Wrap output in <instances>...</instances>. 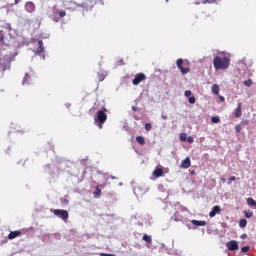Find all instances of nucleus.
I'll use <instances>...</instances> for the list:
<instances>
[{
	"mask_svg": "<svg viewBox=\"0 0 256 256\" xmlns=\"http://www.w3.org/2000/svg\"><path fill=\"white\" fill-rule=\"evenodd\" d=\"M247 205H250L251 207H256V200L253 199L252 197L247 198Z\"/></svg>",
	"mask_w": 256,
	"mask_h": 256,
	"instance_id": "obj_17",
	"label": "nucleus"
},
{
	"mask_svg": "<svg viewBox=\"0 0 256 256\" xmlns=\"http://www.w3.org/2000/svg\"><path fill=\"white\" fill-rule=\"evenodd\" d=\"M221 181H222V183H225L227 181V179L221 178Z\"/></svg>",
	"mask_w": 256,
	"mask_h": 256,
	"instance_id": "obj_41",
	"label": "nucleus"
},
{
	"mask_svg": "<svg viewBox=\"0 0 256 256\" xmlns=\"http://www.w3.org/2000/svg\"><path fill=\"white\" fill-rule=\"evenodd\" d=\"M244 85L246 87H251V85H253V80H251V79L245 80Z\"/></svg>",
	"mask_w": 256,
	"mask_h": 256,
	"instance_id": "obj_23",
	"label": "nucleus"
},
{
	"mask_svg": "<svg viewBox=\"0 0 256 256\" xmlns=\"http://www.w3.org/2000/svg\"><path fill=\"white\" fill-rule=\"evenodd\" d=\"M242 239H247V234H243Z\"/></svg>",
	"mask_w": 256,
	"mask_h": 256,
	"instance_id": "obj_40",
	"label": "nucleus"
},
{
	"mask_svg": "<svg viewBox=\"0 0 256 256\" xmlns=\"http://www.w3.org/2000/svg\"><path fill=\"white\" fill-rule=\"evenodd\" d=\"M219 99H220V101H222V103L225 101V97H223V96H219Z\"/></svg>",
	"mask_w": 256,
	"mask_h": 256,
	"instance_id": "obj_39",
	"label": "nucleus"
},
{
	"mask_svg": "<svg viewBox=\"0 0 256 256\" xmlns=\"http://www.w3.org/2000/svg\"><path fill=\"white\" fill-rule=\"evenodd\" d=\"M245 217L247 219H251V217H253V213L250 211V212H245Z\"/></svg>",
	"mask_w": 256,
	"mask_h": 256,
	"instance_id": "obj_29",
	"label": "nucleus"
},
{
	"mask_svg": "<svg viewBox=\"0 0 256 256\" xmlns=\"http://www.w3.org/2000/svg\"><path fill=\"white\" fill-rule=\"evenodd\" d=\"M184 95H185V97H191V95H193V93L190 90H186Z\"/></svg>",
	"mask_w": 256,
	"mask_h": 256,
	"instance_id": "obj_32",
	"label": "nucleus"
},
{
	"mask_svg": "<svg viewBox=\"0 0 256 256\" xmlns=\"http://www.w3.org/2000/svg\"><path fill=\"white\" fill-rule=\"evenodd\" d=\"M132 109H133V111H136V110H137L135 107H133Z\"/></svg>",
	"mask_w": 256,
	"mask_h": 256,
	"instance_id": "obj_45",
	"label": "nucleus"
},
{
	"mask_svg": "<svg viewBox=\"0 0 256 256\" xmlns=\"http://www.w3.org/2000/svg\"><path fill=\"white\" fill-rule=\"evenodd\" d=\"M192 225H195L196 227H205L207 225V222L202 220H191Z\"/></svg>",
	"mask_w": 256,
	"mask_h": 256,
	"instance_id": "obj_12",
	"label": "nucleus"
},
{
	"mask_svg": "<svg viewBox=\"0 0 256 256\" xmlns=\"http://www.w3.org/2000/svg\"><path fill=\"white\" fill-rule=\"evenodd\" d=\"M212 93H214V95H219V86L217 84H213L211 87Z\"/></svg>",
	"mask_w": 256,
	"mask_h": 256,
	"instance_id": "obj_16",
	"label": "nucleus"
},
{
	"mask_svg": "<svg viewBox=\"0 0 256 256\" xmlns=\"http://www.w3.org/2000/svg\"><path fill=\"white\" fill-rule=\"evenodd\" d=\"M100 256H115L114 254L100 253Z\"/></svg>",
	"mask_w": 256,
	"mask_h": 256,
	"instance_id": "obj_37",
	"label": "nucleus"
},
{
	"mask_svg": "<svg viewBox=\"0 0 256 256\" xmlns=\"http://www.w3.org/2000/svg\"><path fill=\"white\" fill-rule=\"evenodd\" d=\"M200 141H205V138L204 137L200 138Z\"/></svg>",
	"mask_w": 256,
	"mask_h": 256,
	"instance_id": "obj_44",
	"label": "nucleus"
},
{
	"mask_svg": "<svg viewBox=\"0 0 256 256\" xmlns=\"http://www.w3.org/2000/svg\"><path fill=\"white\" fill-rule=\"evenodd\" d=\"M19 3V0H15V5H17Z\"/></svg>",
	"mask_w": 256,
	"mask_h": 256,
	"instance_id": "obj_43",
	"label": "nucleus"
},
{
	"mask_svg": "<svg viewBox=\"0 0 256 256\" xmlns=\"http://www.w3.org/2000/svg\"><path fill=\"white\" fill-rule=\"evenodd\" d=\"M25 10L28 12V13H33V11H35V3L33 2H27L25 4Z\"/></svg>",
	"mask_w": 256,
	"mask_h": 256,
	"instance_id": "obj_10",
	"label": "nucleus"
},
{
	"mask_svg": "<svg viewBox=\"0 0 256 256\" xmlns=\"http://www.w3.org/2000/svg\"><path fill=\"white\" fill-rule=\"evenodd\" d=\"M17 237H21V231L16 230V231H11L8 234V239L13 240V239H17Z\"/></svg>",
	"mask_w": 256,
	"mask_h": 256,
	"instance_id": "obj_9",
	"label": "nucleus"
},
{
	"mask_svg": "<svg viewBox=\"0 0 256 256\" xmlns=\"http://www.w3.org/2000/svg\"><path fill=\"white\" fill-rule=\"evenodd\" d=\"M147 76L144 73L136 74L135 78L132 80V85H139L142 81H145Z\"/></svg>",
	"mask_w": 256,
	"mask_h": 256,
	"instance_id": "obj_5",
	"label": "nucleus"
},
{
	"mask_svg": "<svg viewBox=\"0 0 256 256\" xmlns=\"http://www.w3.org/2000/svg\"><path fill=\"white\" fill-rule=\"evenodd\" d=\"M221 213V206L216 205L212 208V210L209 213V217H215V215Z\"/></svg>",
	"mask_w": 256,
	"mask_h": 256,
	"instance_id": "obj_8",
	"label": "nucleus"
},
{
	"mask_svg": "<svg viewBox=\"0 0 256 256\" xmlns=\"http://www.w3.org/2000/svg\"><path fill=\"white\" fill-rule=\"evenodd\" d=\"M31 80V76H29V74H25L24 79H23V85H25V83H29V81Z\"/></svg>",
	"mask_w": 256,
	"mask_h": 256,
	"instance_id": "obj_22",
	"label": "nucleus"
},
{
	"mask_svg": "<svg viewBox=\"0 0 256 256\" xmlns=\"http://www.w3.org/2000/svg\"><path fill=\"white\" fill-rule=\"evenodd\" d=\"M176 65L181 71L182 75H187V73H190L191 71V68H189V63L184 62L181 58L177 60Z\"/></svg>",
	"mask_w": 256,
	"mask_h": 256,
	"instance_id": "obj_3",
	"label": "nucleus"
},
{
	"mask_svg": "<svg viewBox=\"0 0 256 256\" xmlns=\"http://www.w3.org/2000/svg\"><path fill=\"white\" fill-rule=\"evenodd\" d=\"M142 239H143V241L148 243V245H151V243H153V238H151V236H149L147 234H145Z\"/></svg>",
	"mask_w": 256,
	"mask_h": 256,
	"instance_id": "obj_15",
	"label": "nucleus"
},
{
	"mask_svg": "<svg viewBox=\"0 0 256 256\" xmlns=\"http://www.w3.org/2000/svg\"><path fill=\"white\" fill-rule=\"evenodd\" d=\"M249 251V246H244L241 248L242 253H247Z\"/></svg>",
	"mask_w": 256,
	"mask_h": 256,
	"instance_id": "obj_30",
	"label": "nucleus"
},
{
	"mask_svg": "<svg viewBox=\"0 0 256 256\" xmlns=\"http://www.w3.org/2000/svg\"><path fill=\"white\" fill-rule=\"evenodd\" d=\"M181 167L182 169H189V167H191V158L187 157L184 159L181 163Z\"/></svg>",
	"mask_w": 256,
	"mask_h": 256,
	"instance_id": "obj_11",
	"label": "nucleus"
},
{
	"mask_svg": "<svg viewBox=\"0 0 256 256\" xmlns=\"http://www.w3.org/2000/svg\"><path fill=\"white\" fill-rule=\"evenodd\" d=\"M212 123H221V119L217 116L211 118Z\"/></svg>",
	"mask_w": 256,
	"mask_h": 256,
	"instance_id": "obj_24",
	"label": "nucleus"
},
{
	"mask_svg": "<svg viewBox=\"0 0 256 256\" xmlns=\"http://www.w3.org/2000/svg\"><path fill=\"white\" fill-rule=\"evenodd\" d=\"M52 213L56 215V217H59V219H62V221L69 219V212H67V210L54 209Z\"/></svg>",
	"mask_w": 256,
	"mask_h": 256,
	"instance_id": "obj_4",
	"label": "nucleus"
},
{
	"mask_svg": "<svg viewBox=\"0 0 256 256\" xmlns=\"http://www.w3.org/2000/svg\"><path fill=\"white\" fill-rule=\"evenodd\" d=\"M213 65L216 71H225L229 69V66L231 65V59L227 56H216L213 60Z\"/></svg>",
	"mask_w": 256,
	"mask_h": 256,
	"instance_id": "obj_1",
	"label": "nucleus"
},
{
	"mask_svg": "<svg viewBox=\"0 0 256 256\" xmlns=\"http://www.w3.org/2000/svg\"><path fill=\"white\" fill-rule=\"evenodd\" d=\"M242 107H243V104L241 102H239L237 105V108L234 111V115L237 119H239V117H241V115H243Z\"/></svg>",
	"mask_w": 256,
	"mask_h": 256,
	"instance_id": "obj_7",
	"label": "nucleus"
},
{
	"mask_svg": "<svg viewBox=\"0 0 256 256\" xmlns=\"http://www.w3.org/2000/svg\"><path fill=\"white\" fill-rule=\"evenodd\" d=\"M0 45H5V34L0 30Z\"/></svg>",
	"mask_w": 256,
	"mask_h": 256,
	"instance_id": "obj_20",
	"label": "nucleus"
},
{
	"mask_svg": "<svg viewBox=\"0 0 256 256\" xmlns=\"http://www.w3.org/2000/svg\"><path fill=\"white\" fill-rule=\"evenodd\" d=\"M240 125H243V126L249 125V120L246 119V120L241 121Z\"/></svg>",
	"mask_w": 256,
	"mask_h": 256,
	"instance_id": "obj_36",
	"label": "nucleus"
},
{
	"mask_svg": "<svg viewBox=\"0 0 256 256\" xmlns=\"http://www.w3.org/2000/svg\"><path fill=\"white\" fill-rule=\"evenodd\" d=\"M161 117H162V119L167 120V114L162 113Z\"/></svg>",
	"mask_w": 256,
	"mask_h": 256,
	"instance_id": "obj_38",
	"label": "nucleus"
},
{
	"mask_svg": "<svg viewBox=\"0 0 256 256\" xmlns=\"http://www.w3.org/2000/svg\"><path fill=\"white\" fill-rule=\"evenodd\" d=\"M65 15H67V12H65V11L59 12V17L63 18V17H65Z\"/></svg>",
	"mask_w": 256,
	"mask_h": 256,
	"instance_id": "obj_35",
	"label": "nucleus"
},
{
	"mask_svg": "<svg viewBox=\"0 0 256 256\" xmlns=\"http://www.w3.org/2000/svg\"><path fill=\"white\" fill-rule=\"evenodd\" d=\"M239 227H241V229L247 227V220L246 219H241L239 221Z\"/></svg>",
	"mask_w": 256,
	"mask_h": 256,
	"instance_id": "obj_21",
	"label": "nucleus"
},
{
	"mask_svg": "<svg viewBox=\"0 0 256 256\" xmlns=\"http://www.w3.org/2000/svg\"><path fill=\"white\" fill-rule=\"evenodd\" d=\"M98 81H105V75L98 74Z\"/></svg>",
	"mask_w": 256,
	"mask_h": 256,
	"instance_id": "obj_31",
	"label": "nucleus"
},
{
	"mask_svg": "<svg viewBox=\"0 0 256 256\" xmlns=\"http://www.w3.org/2000/svg\"><path fill=\"white\" fill-rule=\"evenodd\" d=\"M95 123L99 127V129H103V125L107 121V110L104 108L103 110H99L96 113V117L94 118Z\"/></svg>",
	"mask_w": 256,
	"mask_h": 256,
	"instance_id": "obj_2",
	"label": "nucleus"
},
{
	"mask_svg": "<svg viewBox=\"0 0 256 256\" xmlns=\"http://www.w3.org/2000/svg\"><path fill=\"white\" fill-rule=\"evenodd\" d=\"M188 101H189L190 105H194V103L196 101L195 96H191Z\"/></svg>",
	"mask_w": 256,
	"mask_h": 256,
	"instance_id": "obj_27",
	"label": "nucleus"
},
{
	"mask_svg": "<svg viewBox=\"0 0 256 256\" xmlns=\"http://www.w3.org/2000/svg\"><path fill=\"white\" fill-rule=\"evenodd\" d=\"M95 199H99L101 197V189L99 187H96L95 192L93 193Z\"/></svg>",
	"mask_w": 256,
	"mask_h": 256,
	"instance_id": "obj_18",
	"label": "nucleus"
},
{
	"mask_svg": "<svg viewBox=\"0 0 256 256\" xmlns=\"http://www.w3.org/2000/svg\"><path fill=\"white\" fill-rule=\"evenodd\" d=\"M45 51V47L43 46V41L39 40L38 41V48L36 49V53L39 55Z\"/></svg>",
	"mask_w": 256,
	"mask_h": 256,
	"instance_id": "obj_13",
	"label": "nucleus"
},
{
	"mask_svg": "<svg viewBox=\"0 0 256 256\" xmlns=\"http://www.w3.org/2000/svg\"><path fill=\"white\" fill-rule=\"evenodd\" d=\"M186 141H188L189 143H193L195 140L193 139V136H189L186 138Z\"/></svg>",
	"mask_w": 256,
	"mask_h": 256,
	"instance_id": "obj_34",
	"label": "nucleus"
},
{
	"mask_svg": "<svg viewBox=\"0 0 256 256\" xmlns=\"http://www.w3.org/2000/svg\"><path fill=\"white\" fill-rule=\"evenodd\" d=\"M236 177L235 176H231L228 180V185H231V183H233V181H236Z\"/></svg>",
	"mask_w": 256,
	"mask_h": 256,
	"instance_id": "obj_28",
	"label": "nucleus"
},
{
	"mask_svg": "<svg viewBox=\"0 0 256 256\" xmlns=\"http://www.w3.org/2000/svg\"><path fill=\"white\" fill-rule=\"evenodd\" d=\"M64 203L67 205V203H69V200L64 199Z\"/></svg>",
	"mask_w": 256,
	"mask_h": 256,
	"instance_id": "obj_42",
	"label": "nucleus"
},
{
	"mask_svg": "<svg viewBox=\"0 0 256 256\" xmlns=\"http://www.w3.org/2000/svg\"><path fill=\"white\" fill-rule=\"evenodd\" d=\"M153 127L151 126V123H146L145 124V131H151Z\"/></svg>",
	"mask_w": 256,
	"mask_h": 256,
	"instance_id": "obj_26",
	"label": "nucleus"
},
{
	"mask_svg": "<svg viewBox=\"0 0 256 256\" xmlns=\"http://www.w3.org/2000/svg\"><path fill=\"white\" fill-rule=\"evenodd\" d=\"M180 141H187V133L180 134Z\"/></svg>",
	"mask_w": 256,
	"mask_h": 256,
	"instance_id": "obj_25",
	"label": "nucleus"
},
{
	"mask_svg": "<svg viewBox=\"0 0 256 256\" xmlns=\"http://www.w3.org/2000/svg\"><path fill=\"white\" fill-rule=\"evenodd\" d=\"M235 131H236V133H241V125H236Z\"/></svg>",
	"mask_w": 256,
	"mask_h": 256,
	"instance_id": "obj_33",
	"label": "nucleus"
},
{
	"mask_svg": "<svg viewBox=\"0 0 256 256\" xmlns=\"http://www.w3.org/2000/svg\"><path fill=\"white\" fill-rule=\"evenodd\" d=\"M154 177H163V170L162 168H156L153 172Z\"/></svg>",
	"mask_w": 256,
	"mask_h": 256,
	"instance_id": "obj_14",
	"label": "nucleus"
},
{
	"mask_svg": "<svg viewBox=\"0 0 256 256\" xmlns=\"http://www.w3.org/2000/svg\"><path fill=\"white\" fill-rule=\"evenodd\" d=\"M226 247L229 251H237L239 249V244L237 241L232 240L226 243Z\"/></svg>",
	"mask_w": 256,
	"mask_h": 256,
	"instance_id": "obj_6",
	"label": "nucleus"
},
{
	"mask_svg": "<svg viewBox=\"0 0 256 256\" xmlns=\"http://www.w3.org/2000/svg\"><path fill=\"white\" fill-rule=\"evenodd\" d=\"M136 141L139 145H145V138L143 136H137Z\"/></svg>",
	"mask_w": 256,
	"mask_h": 256,
	"instance_id": "obj_19",
	"label": "nucleus"
}]
</instances>
